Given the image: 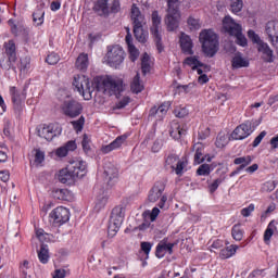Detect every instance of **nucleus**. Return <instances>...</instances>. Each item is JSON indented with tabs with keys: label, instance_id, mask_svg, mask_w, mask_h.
Instances as JSON below:
<instances>
[{
	"label": "nucleus",
	"instance_id": "nucleus-46",
	"mask_svg": "<svg viewBox=\"0 0 278 278\" xmlns=\"http://www.w3.org/2000/svg\"><path fill=\"white\" fill-rule=\"evenodd\" d=\"M210 173H212V169L208 164H202L197 169V175H199L200 177H207Z\"/></svg>",
	"mask_w": 278,
	"mask_h": 278
},
{
	"label": "nucleus",
	"instance_id": "nucleus-41",
	"mask_svg": "<svg viewBox=\"0 0 278 278\" xmlns=\"http://www.w3.org/2000/svg\"><path fill=\"white\" fill-rule=\"evenodd\" d=\"M9 25L11 27V31L14 36L18 37V36H25L27 34V30L23 29V28H17L16 24H14L13 20H9Z\"/></svg>",
	"mask_w": 278,
	"mask_h": 278
},
{
	"label": "nucleus",
	"instance_id": "nucleus-20",
	"mask_svg": "<svg viewBox=\"0 0 278 278\" xmlns=\"http://www.w3.org/2000/svg\"><path fill=\"white\" fill-rule=\"evenodd\" d=\"M174 248H175V243L168 242V239L165 238L157 243L155 255L159 260H162V257H164L166 253H168L169 255H173Z\"/></svg>",
	"mask_w": 278,
	"mask_h": 278
},
{
	"label": "nucleus",
	"instance_id": "nucleus-39",
	"mask_svg": "<svg viewBox=\"0 0 278 278\" xmlns=\"http://www.w3.org/2000/svg\"><path fill=\"white\" fill-rule=\"evenodd\" d=\"M242 8H244V2L242 0H230V10L232 14L242 12Z\"/></svg>",
	"mask_w": 278,
	"mask_h": 278
},
{
	"label": "nucleus",
	"instance_id": "nucleus-4",
	"mask_svg": "<svg viewBox=\"0 0 278 278\" xmlns=\"http://www.w3.org/2000/svg\"><path fill=\"white\" fill-rule=\"evenodd\" d=\"M223 29L228 36H233L236 38V42L239 47H247V45H249L247 37L242 34V25L236 23L231 16L224 17Z\"/></svg>",
	"mask_w": 278,
	"mask_h": 278
},
{
	"label": "nucleus",
	"instance_id": "nucleus-10",
	"mask_svg": "<svg viewBox=\"0 0 278 278\" xmlns=\"http://www.w3.org/2000/svg\"><path fill=\"white\" fill-rule=\"evenodd\" d=\"M164 190H166V185H164V182L162 181H157L151 188L148 195V200L150 201V203H156V201H160L159 207L161 210L164 207V205H166V201H168V197L163 194Z\"/></svg>",
	"mask_w": 278,
	"mask_h": 278
},
{
	"label": "nucleus",
	"instance_id": "nucleus-29",
	"mask_svg": "<svg viewBox=\"0 0 278 278\" xmlns=\"http://www.w3.org/2000/svg\"><path fill=\"white\" fill-rule=\"evenodd\" d=\"M130 90L134 92V94H140L142 90H144V85L140 80V74L137 73L136 76L132 78V81L130 83Z\"/></svg>",
	"mask_w": 278,
	"mask_h": 278
},
{
	"label": "nucleus",
	"instance_id": "nucleus-48",
	"mask_svg": "<svg viewBox=\"0 0 278 278\" xmlns=\"http://www.w3.org/2000/svg\"><path fill=\"white\" fill-rule=\"evenodd\" d=\"M39 240V242H47L49 240V233L45 232L42 229H37L35 232V238L33 240Z\"/></svg>",
	"mask_w": 278,
	"mask_h": 278
},
{
	"label": "nucleus",
	"instance_id": "nucleus-19",
	"mask_svg": "<svg viewBox=\"0 0 278 278\" xmlns=\"http://www.w3.org/2000/svg\"><path fill=\"white\" fill-rule=\"evenodd\" d=\"M127 142V135L118 136L114 141H112L109 144L102 146L100 151L104 155H108V153H112V151H116V149H121Z\"/></svg>",
	"mask_w": 278,
	"mask_h": 278
},
{
	"label": "nucleus",
	"instance_id": "nucleus-63",
	"mask_svg": "<svg viewBox=\"0 0 278 278\" xmlns=\"http://www.w3.org/2000/svg\"><path fill=\"white\" fill-rule=\"evenodd\" d=\"M52 278H66V269H55L52 274Z\"/></svg>",
	"mask_w": 278,
	"mask_h": 278
},
{
	"label": "nucleus",
	"instance_id": "nucleus-24",
	"mask_svg": "<svg viewBox=\"0 0 278 278\" xmlns=\"http://www.w3.org/2000/svg\"><path fill=\"white\" fill-rule=\"evenodd\" d=\"M169 136L174 138V140H179L181 136H186V128L179 125V122L173 121L170 123Z\"/></svg>",
	"mask_w": 278,
	"mask_h": 278
},
{
	"label": "nucleus",
	"instance_id": "nucleus-5",
	"mask_svg": "<svg viewBox=\"0 0 278 278\" xmlns=\"http://www.w3.org/2000/svg\"><path fill=\"white\" fill-rule=\"evenodd\" d=\"M167 15L165 23L167 25V31H175L179 27V18L181 13L179 12V0H166Z\"/></svg>",
	"mask_w": 278,
	"mask_h": 278
},
{
	"label": "nucleus",
	"instance_id": "nucleus-26",
	"mask_svg": "<svg viewBox=\"0 0 278 278\" xmlns=\"http://www.w3.org/2000/svg\"><path fill=\"white\" fill-rule=\"evenodd\" d=\"M185 64L190 66L192 71H197L198 75H203V70H201V67H203V63L199 61V56H188L185 60Z\"/></svg>",
	"mask_w": 278,
	"mask_h": 278
},
{
	"label": "nucleus",
	"instance_id": "nucleus-57",
	"mask_svg": "<svg viewBox=\"0 0 278 278\" xmlns=\"http://www.w3.org/2000/svg\"><path fill=\"white\" fill-rule=\"evenodd\" d=\"M266 130H263L260 132V135L254 139L252 146L255 147H260V144L262 143V140H264V138H266Z\"/></svg>",
	"mask_w": 278,
	"mask_h": 278
},
{
	"label": "nucleus",
	"instance_id": "nucleus-1",
	"mask_svg": "<svg viewBox=\"0 0 278 278\" xmlns=\"http://www.w3.org/2000/svg\"><path fill=\"white\" fill-rule=\"evenodd\" d=\"M88 165L83 160L71 161L67 168H63L58 174V179L61 184H73L76 179L85 177Z\"/></svg>",
	"mask_w": 278,
	"mask_h": 278
},
{
	"label": "nucleus",
	"instance_id": "nucleus-22",
	"mask_svg": "<svg viewBox=\"0 0 278 278\" xmlns=\"http://www.w3.org/2000/svg\"><path fill=\"white\" fill-rule=\"evenodd\" d=\"M130 18L134 24V29H135V27H143L144 26V23H146L144 15H142V13L140 12V9L136 4H132V7H131Z\"/></svg>",
	"mask_w": 278,
	"mask_h": 278
},
{
	"label": "nucleus",
	"instance_id": "nucleus-64",
	"mask_svg": "<svg viewBox=\"0 0 278 278\" xmlns=\"http://www.w3.org/2000/svg\"><path fill=\"white\" fill-rule=\"evenodd\" d=\"M64 147L68 153L70 151H75V149H77V142H75V140H70L64 144Z\"/></svg>",
	"mask_w": 278,
	"mask_h": 278
},
{
	"label": "nucleus",
	"instance_id": "nucleus-45",
	"mask_svg": "<svg viewBox=\"0 0 278 278\" xmlns=\"http://www.w3.org/2000/svg\"><path fill=\"white\" fill-rule=\"evenodd\" d=\"M248 38L250 39V40H252V42L254 43V45H257V47H260L263 42H264V40H262V38H260V35H257L256 33H255V30H249L248 31Z\"/></svg>",
	"mask_w": 278,
	"mask_h": 278
},
{
	"label": "nucleus",
	"instance_id": "nucleus-52",
	"mask_svg": "<svg viewBox=\"0 0 278 278\" xmlns=\"http://www.w3.org/2000/svg\"><path fill=\"white\" fill-rule=\"evenodd\" d=\"M47 64L50 65H55L58 64V62H60V55H58V53L52 52L50 54H48L47 59H46Z\"/></svg>",
	"mask_w": 278,
	"mask_h": 278
},
{
	"label": "nucleus",
	"instance_id": "nucleus-16",
	"mask_svg": "<svg viewBox=\"0 0 278 278\" xmlns=\"http://www.w3.org/2000/svg\"><path fill=\"white\" fill-rule=\"evenodd\" d=\"M50 218L58 225H64V223L71 220V212L64 206H58L50 213Z\"/></svg>",
	"mask_w": 278,
	"mask_h": 278
},
{
	"label": "nucleus",
	"instance_id": "nucleus-15",
	"mask_svg": "<svg viewBox=\"0 0 278 278\" xmlns=\"http://www.w3.org/2000/svg\"><path fill=\"white\" fill-rule=\"evenodd\" d=\"M253 131H255V129L253 128V123H251L250 121L237 126L232 134H231V139L232 140H244L247 138H249V136H251V134H253Z\"/></svg>",
	"mask_w": 278,
	"mask_h": 278
},
{
	"label": "nucleus",
	"instance_id": "nucleus-23",
	"mask_svg": "<svg viewBox=\"0 0 278 278\" xmlns=\"http://www.w3.org/2000/svg\"><path fill=\"white\" fill-rule=\"evenodd\" d=\"M179 42L182 53H186V55H192L194 53V51H192V38L186 35V33H181Z\"/></svg>",
	"mask_w": 278,
	"mask_h": 278
},
{
	"label": "nucleus",
	"instance_id": "nucleus-28",
	"mask_svg": "<svg viewBox=\"0 0 278 278\" xmlns=\"http://www.w3.org/2000/svg\"><path fill=\"white\" fill-rule=\"evenodd\" d=\"M109 0H98L94 3L93 10L99 14V16H105L110 14V8L108 7Z\"/></svg>",
	"mask_w": 278,
	"mask_h": 278
},
{
	"label": "nucleus",
	"instance_id": "nucleus-3",
	"mask_svg": "<svg viewBox=\"0 0 278 278\" xmlns=\"http://www.w3.org/2000/svg\"><path fill=\"white\" fill-rule=\"evenodd\" d=\"M200 42L202 51L207 58H214L218 53V35L212 29H204L200 33Z\"/></svg>",
	"mask_w": 278,
	"mask_h": 278
},
{
	"label": "nucleus",
	"instance_id": "nucleus-33",
	"mask_svg": "<svg viewBox=\"0 0 278 278\" xmlns=\"http://www.w3.org/2000/svg\"><path fill=\"white\" fill-rule=\"evenodd\" d=\"M110 199V195L108 192L103 191L102 194L98 195L94 210L96 212H101L105 205H108V201Z\"/></svg>",
	"mask_w": 278,
	"mask_h": 278
},
{
	"label": "nucleus",
	"instance_id": "nucleus-30",
	"mask_svg": "<svg viewBox=\"0 0 278 278\" xmlns=\"http://www.w3.org/2000/svg\"><path fill=\"white\" fill-rule=\"evenodd\" d=\"M251 162H253V156H251V155L239 156L233 160V164L236 166H239L238 170H244V168H247V166H249V164H251Z\"/></svg>",
	"mask_w": 278,
	"mask_h": 278
},
{
	"label": "nucleus",
	"instance_id": "nucleus-44",
	"mask_svg": "<svg viewBox=\"0 0 278 278\" xmlns=\"http://www.w3.org/2000/svg\"><path fill=\"white\" fill-rule=\"evenodd\" d=\"M178 162H179V156H177V154H169L165 160V165L169 166V168L175 170V166H177Z\"/></svg>",
	"mask_w": 278,
	"mask_h": 278
},
{
	"label": "nucleus",
	"instance_id": "nucleus-9",
	"mask_svg": "<svg viewBox=\"0 0 278 278\" xmlns=\"http://www.w3.org/2000/svg\"><path fill=\"white\" fill-rule=\"evenodd\" d=\"M37 135L39 138H43L48 142H51L53 138L62 136V126L58 123L40 125L37 127Z\"/></svg>",
	"mask_w": 278,
	"mask_h": 278
},
{
	"label": "nucleus",
	"instance_id": "nucleus-37",
	"mask_svg": "<svg viewBox=\"0 0 278 278\" xmlns=\"http://www.w3.org/2000/svg\"><path fill=\"white\" fill-rule=\"evenodd\" d=\"M141 71L143 75L151 72V56L148 53H143L141 58Z\"/></svg>",
	"mask_w": 278,
	"mask_h": 278
},
{
	"label": "nucleus",
	"instance_id": "nucleus-50",
	"mask_svg": "<svg viewBox=\"0 0 278 278\" xmlns=\"http://www.w3.org/2000/svg\"><path fill=\"white\" fill-rule=\"evenodd\" d=\"M128 52H129V60L131 62H136V60L140 58V51L136 48V46H130L128 48Z\"/></svg>",
	"mask_w": 278,
	"mask_h": 278
},
{
	"label": "nucleus",
	"instance_id": "nucleus-51",
	"mask_svg": "<svg viewBox=\"0 0 278 278\" xmlns=\"http://www.w3.org/2000/svg\"><path fill=\"white\" fill-rule=\"evenodd\" d=\"M35 164H42L45 162V151L35 149Z\"/></svg>",
	"mask_w": 278,
	"mask_h": 278
},
{
	"label": "nucleus",
	"instance_id": "nucleus-13",
	"mask_svg": "<svg viewBox=\"0 0 278 278\" xmlns=\"http://www.w3.org/2000/svg\"><path fill=\"white\" fill-rule=\"evenodd\" d=\"M61 112L68 118H77L84 112V105L76 100H65L61 104Z\"/></svg>",
	"mask_w": 278,
	"mask_h": 278
},
{
	"label": "nucleus",
	"instance_id": "nucleus-8",
	"mask_svg": "<svg viewBox=\"0 0 278 278\" xmlns=\"http://www.w3.org/2000/svg\"><path fill=\"white\" fill-rule=\"evenodd\" d=\"M73 86L76 88L77 92L81 94L85 101H90V99H92V87L90 86V78H88L86 75H75Z\"/></svg>",
	"mask_w": 278,
	"mask_h": 278
},
{
	"label": "nucleus",
	"instance_id": "nucleus-25",
	"mask_svg": "<svg viewBox=\"0 0 278 278\" xmlns=\"http://www.w3.org/2000/svg\"><path fill=\"white\" fill-rule=\"evenodd\" d=\"M169 108H170V104L168 102H165V103L161 104L160 106H153L150 110L149 116H156L159 119L164 118V116H166Z\"/></svg>",
	"mask_w": 278,
	"mask_h": 278
},
{
	"label": "nucleus",
	"instance_id": "nucleus-11",
	"mask_svg": "<svg viewBox=\"0 0 278 278\" xmlns=\"http://www.w3.org/2000/svg\"><path fill=\"white\" fill-rule=\"evenodd\" d=\"M4 47L7 59H0V66L4 71H10L16 64V43H14V40H9Z\"/></svg>",
	"mask_w": 278,
	"mask_h": 278
},
{
	"label": "nucleus",
	"instance_id": "nucleus-55",
	"mask_svg": "<svg viewBox=\"0 0 278 278\" xmlns=\"http://www.w3.org/2000/svg\"><path fill=\"white\" fill-rule=\"evenodd\" d=\"M18 68L21 73H27L29 71V59H22Z\"/></svg>",
	"mask_w": 278,
	"mask_h": 278
},
{
	"label": "nucleus",
	"instance_id": "nucleus-47",
	"mask_svg": "<svg viewBox=\"0 0 278 278\" xmlns=\"http://www.w3.org/2000/svg\"><path fill=\"white\" fill-rule=\"evenodd\" d=\"M229 142V139L225 135H218L215 141L217 149H225Z\"/></svg>",
	"mask_w": 278,
	"mask_h": 278
},
{
	"label": "nucleus",
	"instance_id": "nucleus-53",
	"mask_svg": "<svg viewBox=\"0 0 278 278\" xmlns=\"http://www.w3.org/2000/svg\"><path fill=\"white\" fill-rule=\"evenodd\" d=\"M253 212H255V204H250L249 206L241 210V215L244 218H249V216H251V214H253Z\"/></svg>",
	"mask_w": 278,
	"mask_h": 278
},
{
	"label": "nucleus",
	"instance_id": "nucleus-42",
	"mask_svg": "<svg viewBox=\"0 0 278 278\" xmlns=\"http://www.w3.org/2000/svg\"><path fill=\"white\" fill-rule=\"evenodd\" d=\"M231 236L237 242H240V240L244 238V232L242 231V229H240V225H235L232 227Z\"/></svg>",
	"mask_w": 278,
	"mask_h": 278
},
{
	"label": "nucleus",
	"instance_id": "nucleus-43",
	"mask_svg": "<svg viewBox=\"0 0 278 278\" xmlns=\"http://www.w3.org/2000/svg\"><path fill=\"white\" fill-rule=\"evenodd\" d=\"M81 146H83V150L85 151L86 155L92 154V146L90 144V138H88V135H84Z\"/></svg>",
	"mask_w": 278,
	"mask_h": 278
},
{
	"label": "nucleus",
	"instance_id": "nucleus-14",
	"mask_svg": "<svg viewBox=\"0 0 278 278\" xmlns=\"http://www.w3.org/2000/svg\"><path fill=\"white\" fill-rule=\"evenodd\" d=\"M29 88V84H25L24 88L10 87L9 92L11 96V101L13 103L14 110H21V105L23 101L27 99V89Z\"/></svg>",
	"mask_w": 278,
	"mask_h": 278
},
{
	"label": "nucleus",
	"instance_id": "nucleus-18",
	"mask_svg": "<svg viewBox=\"0 0 278 278\" xmlns=\"http://www.w3.org/2000/svg\"><path fill=\"white\" fill-rule=\"evenodd\" d=\"M116 181H118V168L114 165H106L104 167V182L109 188H112L116 185Z\"/></svg>",
	"mask_w": 278,
	"mask_h": 278
},
{
	"label": "nucleus",
	"instance_id": "nucleus-21",
	"mask_svg": "<svg viewBox=\"0 0 278 278\" xmlns=\"http://www.w3.org/2000/svg\"><path fill=\"white\" fill-rule=\"evenodd\" d=\"M257 51L261 53L263 61L267 62L268 64L275 62V54L273 49H270V46H268L266 42L263 41L260 46H257Z\"/></svg>",
	"mask_w": 278,
	"mask_h": 278
},
{
	"label": "nucleus",
	"instance_id": "nucleus-35",
	"mask_svg": "<svg viewBox=\"0 0 278 278\" xmlns=\"http://www.w3.org/2000/svg\"><path fill=\"white\" fill-rule=\"evenodd\" d=\"M134 34H135V38H136V40H138V42H147V38H149V33L146 31L144 28H142V26L135 27Z\"/></svg>",
	"mask_w": 278,
	"mask_h": 278
},
{
	"label": "nucleus",
	"instance_id": "nucleus-17",
	"mask_svg": "<svg viewBox=\"0 0 278 278\" xmlns=\"http://www.w3.org/2000/svg\"><path fill=\"white\" fill-rule=\"evenodd\" d=\"M265 33L267 35L268 41L271 47H277L278 45V21H269L265 26Z\"/></svg>",
	"mask_w": 278,
	"mask_h": 278
},
{
	"label": "nucleus",
	"instance_id": "nucleus-31",
	"mask_svg": "<svg viewBox=\"0 0 278 278\" xmlns=\"http://www.w3.org/2000/svg\"><path fill=\"white\" fill-rule=\"evenodd\" d=\"M38 260L41 264H49V245L42 243L37 251Z\"/></svg>",
	"mask_w": 278,
	"mask_h": 278
},
{
	"label": "nucleus",
	"instance_id": "nucleus-2",
	"mask_svg": "<svg viewBox=\"0 0 278 278\" xmlns=\"http://www.w3.org/2000/svg\"><path fill=\"white\" fill-rule=\"evenodd\" d=\"M97 90L108 94L109 97L115 96L118 97L123 90H125V85L123 79L116 76H106L102 80L98 81Z\"/></svg>",
	"mask_w": 278,
	"mask_h": 278
},
{
	"label": "nucleus",
	"instance_id": "nucleus-34",
	"mask_svg": "<svg viewBox=\"0 0 278 278\" xmlns=\"http://www.w3.org/2000/svg\"><path fill=\"white\" fill-rule=\"evenodd\" d=\"M195 153L193 157V164L199 165L203 164L205 162V155L203 154V146L201 144H195Z\"/></svg>",
	"mask_w": 278,
	"mask_h": 278
},
{
	"label": "nucleus",
	"instance_id": "nucleus-32",
	"mask_svg": "<svg viewBox=\"0 0 278 278\" xmlns=\"http://www.w3.org/2000/svg\"><path fill=\"white\" fill-rule=\"evenodd\" d=\"M89 64L90 63L88 61V54H86V53L79 54L78 58L76 59V68L78 71H83V73L88 71Z\"/></svg>",
	"mask_w": 278,
	"mask_h": 278
},
{
	"label": "nucleus",
	"instance_id": "nucleus-56",
	"mask_svg": "<svg viewBox=\"0 0 278 278\" xmlns=\"http://www.w3.org/2000/svg\"><path fill=\"white\" fill-rule=\"evenodd\" d=\"M190 29H201V24L199 23V20L194 17H189L187 21Z\"/></svg>",
	"mask_w": 278,
	"mask_h": 278
},
{
	"label": "nucleus",
	"instance_id": "nucleus-6",
	"mask_svg": "<svg viewBox=\"0 0 278 278\" xmlns=\"http://www.w3.org/2000/svg\"><path fill=\"white\" fill-rule=\"evenodd\" d=\"M125 220V207L123 205L115 206L110 216L108 233L109 238H114L121 229V225Z\"/></svg>",
	"mask_w": 278,
	"mask_h": 278
},
{
	"label": "nucleus",
	"instance_id": "nucleus-54",
	"mask_svg": "<svg viewBox=\"0 0 278 278\" xmlns=\"http://www.w3.org/2000/svg\"><path fill=\"white\" fill-rule=\"evenodd\" d=\"M223 184V180L220 178L215 179L211 185H208V192L211 194H214L218 190V186Z\"/></svg>",
	"mask_w": 278,
	"mask_h": 278
},
{
	"label": "nucleus",
	"instance_id": "nucleus-27",
	"mask_svg": "<svg viewBox=\"0 0 278 278\" xmlns=\"http://www.w3.org/2000/svg\"><path fill=\"white\" fill-rule=\"evenodd\" d=\"M232 68H248L249 60L242 56V53L237 52L231 60Z\"/></svg>",
	"mask_w": 278,
	"mask_h": 278
},
{
	"label": "nucleus",
	"instance_id": "nucleus-40",
	"mask_svg": "<svg viewBox=\"0 0 278 278\" xmlns=\"http://www.w3.org/2000/svg\"><path fill=\"white\" fill-rule=\"evenodd\" d=\"M71 125L75 129L76 134L84 130V125H86V117L80 116L77 121L71 122Z\"/></svg>",
	"mask_w": 278,
	"mask_h": 278
},
{
	"label": "nucleus",
	"instance_id": "nucleus-7",
	"mask_svg": "<svg viewBox=\"0 0 278 278\" xmlns=\"http://www.w3.org/2000/svg\"><path fill=\"white\" fill-rule=\"evenodd\" d=\"M105 62L112 68H118L125 62V50H123V47L118 45L109 46Z\"/></svg>",
	"mask_w": 278,
	"mask_h": 278
},
{
	"label": "nucleus",
	"instance_id": "nucleus-12",
	"mask_svg": "<svg viewBox=\"0 0 278 278\" xmlns=\"http://www.w3.org/2000/svg\"><path fill=\"white\" fill-rule=\"evenodd\" d=\"M160 29H162V17H160L157 11H153L151 34L154 38L159 53H162V51H164V46H162V33H160Z\"/></svg>",
	"mask_w": 278,
	"mask_h": 278
},
{
	"label": "nucleus",
	"instance_id": "nucleus-49",
	"mask_svg": "<svg viewBox=\"0 0 278 278\" xmlns=\"http://www.w3.org/2000/svg\"><path fill=\"white\" fill-rule=\"evenodd\" d=\"M277 181L276 180H267L265 184L262 186L263 192H273L275 188H277Z\"/></svg>",
	"mask_w": 278,
	"mask_h": 278
},
{
	"label": "nucleus",
	"instance_id": "nucleus-62",
	"mask_svg": "<svg viewBox=\"0 0 278 278\" xmlns=\"http://www.w3.org/2000/svg\"><path fill=\"white\" fill-rule=\"evenodd\" d=\"M162 151V140L156 139L152 146V153H160Z\"/></svg>",
	"mask_w": 278,
	"mask_h": 278
},
{
	"label": "nucleus",
	"instance_id": "nucleus-61",
	"mask_svg": "<svg viewBox=\"0 0 278 278\" xmlns=\"http://www.w3.org/2000/svg\"><path fill=\"white\" fill-rule=\"evenodd\" d=\"M20 270L24 277H27V270H29V261H23L20 265Z\"/></svg>",
	"mask_w": 278,
	"mask_h": 278
},
{
	"label": "nucleus",
	"instance_id": "nucleus-38",
	"mask_svg": "<svg viewBox=\"0 0 278 278\" xmlns=\"http://www.w3.org/2000/svg\"><path fill=\"white\" fill-rule=\"evenodd\" d=\"M33 21L37 27H40L45 23V12L42 9H38L33 13Z\"/></svg>",
	"mask_w": 278,
	"mask_h": 278
},
{
	"label": "nucleus",
	"instance_id": "nucleus-60",
	"mask_svg": "<svg viewBox=\"0 0 278 278\" xmlns=\"http://www.w3.org/2000/svg\"><path fill=\"white\" fill-rule=\"evenodd\" d=\"M129 101H131V99H130L129 97H124V98L116 104L117 110H123V108H127V105H129Z\"/></svg>",
	"mask_w": 278,
	"mask_h": 278
},
{
	"label": "nucleus",
	"instance_id": "nucleus-36",
	"mask_svg": "<svg viewBox=\"0 0 278 278\" xmlns=\"http://www.w3.org/2000/svg\"><path fill=\"white\" fill-rule=\"evenodd\" d=\"M275 231H277V226L275 225V220H271L264 232V242H270Z\"/></svg>",
	"mask_w": 278,
	"mask_h": 278
},
{
	"label": "nucleus",
	"instance_id": "nucleus-58",
	"mask_svg": "<svg viewBox=\"0 0 278 278\" xmlns=\"http://www.w3.org/2000/svg\"><path fill=\"white\" fill-rule=\"evenodd\" d=\"M184 168H186V162L184 161H178L176 163V167L174 168L176 175H182L184 174Z\"/></svg>",
	"mask_w": 278,
	"mask_h": 278
},
{
	"label": "nucleus",
	"instance_id": "nucleus-59",
	"mask_svg": "<svg viewBox=\"0 0 278 278\" xmlns=\"http://www.w3.org/2000/svg\"><path fill=\"white\" fill-rule=\"evenodd\" d=\"M111 12L113 14H118V12H121V0H113L111 4Z\"/></svg>",
	"mask_w": 278,
	"mask_h": 278
}]
</instances>
